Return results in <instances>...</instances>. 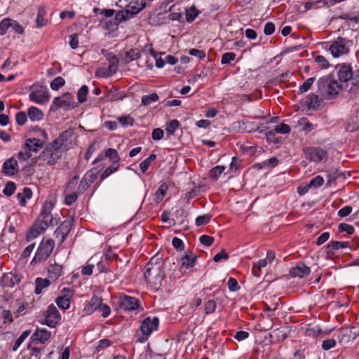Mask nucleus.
<instances>
[{
    "label": "nucleus",
    "instance_id": "f257e3e1",
    "mask_svg": "<svg viewBox=\"0 0 359 359\" xmlns=\"http://www.w3.org/2000/svg\"><path fill=\"white\" fill-rule=\"evenodd\" d=\"M165 262L162 256L156 254L152 257L145 266L144 278L150 287L158 290L165 278Z\"/></svg>",
    "mask_w": 359,
    "mask_h": 359
},
{
    "label": "nucleus",
    "instance_id": "f03ea898",
    "mask_svg": "<svg viewBox=\"0 0 359 359\" xmlns=\"http://www.w3.org/2000/svg\"><path fill=\"white\" fill-rule=\"evenodd\" d=\"M53 204L50 201L43 203L41 211L38 216L35 223L27 234V240L29 241L36 238L42 233L53 222L51 214Z\"/></svg>",
    "mask_w": 359,
    "mask_h": 359
},
{
    "label": "nucleus",
    "instance_id": "7ed1b4c3",
    "mask_svg": "<svg viewBox=\"0 0 359 359\" xmlns=\"http://www.w3.org/2000/svg\"><path fill=\"white\" fill-rule=\"evenodd\" d=\"M318 90L325 98H334L341 91L342 86L337 81L329 77H322L318 81Z\"/></svg>",
    "mask_w": 359,
    "mask_h": 359
},
{
    "label": "nucleus",
    "instance_id": "20e7f679",
    "mask_svg": "<svg viewBox=\"0 0 359 359\" xmlns=\"http://www.w3.org/2000/svg\"><path fill=\"white\" fill-rule=\"evenodd\" d=\"M64 151L55 142H52L46 145L39 154V158L48 165H54L61 158Z\"/></svg>",
    "mask_w": 359,
    "mask_h": 359
},
{
    "label": "nucleus",
    "instance_id": "39448f33",
    "mask_svg": "<svg viewBox=\"0 0 359 359\" xmlns=\"http://www.w3.org/2000/svg\"><path fill=\"white\" fill-rule=\"evenodd\" d=\"M101 53L108 61L109 66L107 68L102 67L97 69L95 74L96 76L100 78H108L116 72L119 60L116 55L106 49H102Z\"/></svg>",
    "mask_w": 359,
    "mask_h": 359
},
{
    "label": "nucleus",
    "instance_id": "423d86ee",
    "mask_svg": "<svg viewBox=\"0 0 359 359\" xmlns=\"http://www.w3.org/2000/svg\"><path fill=\"white\" fill-rule=\"evenodd\" d=\"M55 248V241L51 238L43 239L32 259L31 264H35L46 261Z\"/></svg>",
    "mask_w": 359,
    "mask_h": 359
},
{
    "label": "nucleus",
    "instance_id": "0eeeda50",
    "mask_svg": "<svg viewBox=\"0 0 359 359\" xmlns=\"http://www.w3.org/2000/svg\"><path fill=\"white\" fill-rule=\"evenodd\" d=\"M61 320V316L56 306L50 304L43 313V318L39 322L42 325H46L51 328L56 327Z\"/></svg>",
    "mask_w": 359,
    "mask_h": 359
},
{
    "label": "nucleus",
    "instance_id": "6e6552de",
    "mask_svg": "<svg viewBox=\"0 0 359 359\" xmlns=\"http://www.w3.org/2000/svg\"><path fill=\"white\" fill-rule=\"evenodd\" d=\"M31 89L29 95L30 101L39 104H43L48 102L50 95L46 87L42 85L34 84Z\"/></svg>",
    "mask_w": 359,
    "mask_h": 359
},
{
    "label": "nucleus",
    "instance_id": "1a4fd4ad",
    "mask_svg": "<svg viewBox=\"0 0 359 359\" xmlns=\"http://www.w3.org/2000/svg\"><path fill=\"white\" fill-rule=\"evenodd\" d=\"M351 43V41L339 36L332 43L329 50L334 57H338L349 52Z\"/></svg>",
    "mask_w": 359,
    "mask_h": 359
},
{
    "label": "nucleus",
    "instance_id": "9d476101",
    "mask_svg": "<svg viewBox=\"0 0 359 359\" xmlns=\"http://www.w3.org/2000/svg\"><path fill=\"white\" fill-rule=\"evenodd\" d=\"M74 96L69 93H64L61 97H55L50 106V110L56 111L60 108L65 109L74 108Z\"/></svg>",
    "mask_w": 359,
    "mask_h": 359
},
{
    "label": "nucleus",
    "instance_id": "9b49d317",
    "mask_svg": "<svg viewBox=\"0 0 359 359\" xmlns=\"http://www.w3.org/2000/svg\"><path fill=\"white\" fill-rule=\"evenodd\" d=\"M118 306L124 311H132L140 307V302L134 297L122 294L118 297Z\"/></svg>",
    "mask_w": 359,
    "mask_h": 359
},
{
    "label": "nucleus",
    "instance_id": "f8f14e48",
    "mask_svg": "<svg viewBox=\"0 0 359 359\" xmlns=\"http://www.w3.org/2000/svg\"><path fill=\"white\" fill-rule=\"evenodd\" d=\"M306 158L310 161L320 163L327 159V153L320 147H309L304 150Z\"/></svg>",
    "mask_w": 359,
    "mask_h": 359
},
{
    "label": "nucleus",
    "instance_id": "ddd939ff",
    "mask_svg": "<svg viewBox=\"0 0 359 359\" xmlns=\"http://www.w3.org/2000/svg\"><path fill=\"white\" fill-rule=\"evenodd\" d=\"M126 12L130 18L139 13L146 7L145 0H125Z\"/></svg>",
    "mask_w": 359,
    "mask_h": 359
},
{
    "label": "nucleus",
    "instance_id": "4468645a",
    "mask_svg": "<svg viewBox=\"0 0 359 359\" xmlns=\"http://www.w3.org/2000/svg\"><path fill=\"white\" fill-rule=\"evenodd\" d=\"M72 294L73 292L71 289L64 288L61 291V294L55 299V303L58 307L63 310L68 309L70 306Z\"/></svg>",
    "mask_w": 359,
    "mask_h": 359
},
{
    "label": "nucleus",
    "instance_id": "2eb2a0df",
    "mask_svg": "<svg viewBox=\"0 0 359 359\" xmlns=\"http://www.w3.org/2000/svg\"><path fill=\"white\" fill-rule=\"evenodd\" d=\"M159 325L158 317H147L142 323L140 330L144 335L149 336L153 331L156 330Z\"/></svg>",
    "mask_w": 359,
    "mask_h": 359
},
{
    "label": "nucleus",
    "instance_id": "dca6fc26",
    "mask_svg": "<svg viewBox=\"0 0 359 359\" xmlns=\"http://www.w3.org/2000/svg\"><path fill=\"white\" fill-rule=\"evenodd\" d=\"M22 278V276L20 274L15 272H10L4 274L1 281L4 287H13L20 283Z\"/></svg>",
    "mask_w": 359,
    "mask_h": 359
},
{
    "label": "nucleus",
    "instance_id": "f3484780",
    "mask_svg": "<svg viewBox=\"0 0 359 359\" xmlns=\"http://www.w3.org/2000/svg\"><path fill=\"white\" fill-rule=\"evenodd\" d=\"M19 171L18 163L14 157L7 159L3 164L2 173L7 176H13Z\"/></svg>",
    "mask_w": 359,
    "mask_h": 359
},
{
    "label": "nucleus",
    "instance_id": "a211bd4d",
    "mask_svg": "<svg viewBox=\"0 0 359 359\" xmlns=\"http://www.w3.org/2000/svg\"><path fill=\"white\" fill-rule=\"evenodd\" d=\"M72 226L71 220H65L55 231L54 234L56 238H60V243H62L68 234L69 233Z\"/></svg>",
    "mask_w": 359,
    "mask_h": 359
},
{
    "label": "nucleus",
    "instance_id": "6ab92c4d",
    "mask_svg": "<svg viewBox=\"0 0 359 359\" xmlns=\"http://www.w3.org/2000/svg\"><path fill=\"white\" fill-rule=\"evenodd\" d=\"M74 135V130L72 128L67 129L60 134L59 137L54 140L53 142L57 144L60 147L62 148L63 151L68 149V140L72 138Z\"/></svg>",
    "mask_w": 359,
    "mask_h": 359
},
{
    "label": "nucleus",
    "instance_id": "aec40b11",
    "mask_svg": "<svg viewBox=\"0 0 359 359\" xmlns=\"http://www.w3.org/2000/svg\"><path fill=\"white\" fill-rule=\"evenodd\" d=\"M311 273V269L303 262H299L295 266L290 269V274L292 277L304 278Z\"/></svg>",
    "mask_w": 359,
    "mask_h": 359
},
{
    "label": "nucleus",
    "instance_id": "412c9836",
    "mask_svg": "<svg viewBox=\"0 0 359 359\" xmlns=\"http://www.w3.org/2000/svg\"><path fill=\"white\" fill-rule=\"evenodd\" d=\"M43 144L44 141L38 138H28L25 140L24 149H28L30 153H36L41 148H43Z\"/></svg>",
    "mask_w": 359,
    "mask_h": 359
},
{
    "label": "nucleus",
    "instance_id": "4be33fe9",
    "mask_svg": "<svg viewBox=\"0 0 359 359\" xmlns=\"http://www.w3.org/2000/svg\"><path fill=\"white\" fill-rule=\"evenodd\" d=\"M102 299L96 295H94L83 309V315H90L94 311H98L99 306L100 305Z\"/></svg>",
    "mask_w": 359,
    "mask_h": 359
},
{
    "label": "nucleus",
    "instance_id": "5701e85b",
    "mask_svg": "<svg viewBox=\"0 0 359 359\" xmlns=\"http://www.w3.org/2000/svg\"><path fill=\"white\" fill-rule=\"evenodd\" d=\"M62 271V265L57 263L50 264L47 269L48 277L50 280L55 281L61 276Z\"/></svg>",
    "mask_w": 359,
    "mask_h": 359
},
{
    "label": "nucleus",
    "instance_id": "b1692460",
    "mask_svg": "<svg viewBox=\"0 0 359 359\" xmlns=\"http://www.w3.org/2000/svg\"><path fill=\"white\" fill-rule=\"evenodd\" d=\"M95 179L94 174L86 173L81 180L78 186V193H83L90 187Z\"/></svg>",
    "mask_w": 359,
    "mask_h": 359
},
{
    "label": "nucleus",
    "instance_id": "393cba45",
    "mask_svg": "<svg viewBox=\"0 0 359 359\" xmlns=\"http://www.w3.org/2000/svg\"><path fill=\"white\" fill-rule=\"evenodd\" d=\"M51 333L50 331L45 328L37 327L32 334V339L44 344L50 337Z\"/></svg>",
    "mask_w": 359,
    "mask_h": 359
},
{
    "label": "nucleus",
    "instance_id": "a878e982",
    "mask_svg": "<svg viewBox=\"0 0 359 359\" xmlns=\"http://www.w3.org/2000/svg\"><path fill=\"white\" fill-rule=\"evenodd\" d=\"M355 337L353 335L351 328H341L338 332L337 338L340 344L347 343Z\"/></svg>",
    "mask_w": 359,
    "mask_h": 359
},
{
    "label": "nucleus",
    "instance_id": "bb28decb",
    "mask_svg": "<svg viewBox=\"0 0 359 359\" xmlns=\"http://www.w3.org/2000/svg\"><path fill=\"white\" fill-rule=\"evenodd\" d=\"M353 72L350 65H342L338 72V76L341 82H348L352 76Z\"/></svg>",
    "mask_w": 359,
    "mask_h": 359
},
{
    "label": "nucleus",
    "instance_id": "cd10ccee",
    "mask_svg": "<svg viewBox=\"0 0 359 359\" xmlns=\"http://www.w3.org/2000/svg\"><path fill=\"white\" fill-rule=\"evenodd\" d=\"M32 196V191L31 189L28 187H25L22 192L18 193L16 196L17 199L18 200L19 204L25 207L27 205V200H29Z\"/></svg>",
    "mask_w": 359,
    "mask_h": 359
},
{
    "label": "nucleus",
    "instance_id": "c85d7f7f",
    "mask_svg": "<svg viewBox=\"0 0 359 359\" xmlns=\"http://www.w3.org/2000/svg\"><path fill=\"white\" fill-rule=\"evenodd\" d=\"M196 261V255L191 251L187 252L182 257V265L186 268L194 266Z\"/></svg>",
    "mask_w": 359,
    "mask_h": 359
},
{
    "label": "nucleus",
    "instance_id": "c756f323",
    "mask_svg": "<svg viewBox=\"0 0 359 359\" xmlns=\"http://www.w3.org/2000/svg\"><path fill=\"white\" fill-rule=\"evenodd\" d=\"M348 247V242L332 241L327 245V252L334 255L336 250Z\"/></svg>",
    "mask_w": 359,
    "mask_h": 359
},
{
    "label": "nucleus",
    "instance_id": "7c9ffc66",
    "mask_svg": "<svg viewBox=\"0 0 359 359\" xmlns=\"http://www.w3.org/2000/svg\"><path fill=\"white\" fill-rule=\"evenodd\" d=\"M49 278H36L35 280V293L39 294L42 292L43 290L47 288L50 285Z\"/></svg>",
    "mask_w": 359,
    "mask_h": 359
},
{
    "label": "nucleus",
    "instance_id": "2f4dec72",
    "mask_svg": "<svg viewBox=\"0 0 359 359\" xmlns=\"http://www.w3.org/2000/svg\"><path fill=\"white\" fill-rule=\"evenodd\" d=\"M168 189V186L166 183L161 184L154 194V201L156 203H159L165 197Z\"/></svg>",
    "mask_w": 359,
    "mask_h": 359
},
{
    "label": "nucleus",
    "instance_id": "473e14b6",
    "mask_svg": "<svg viewBox=\"0 0 359 359\" xmlns=\"http://www.w3.org/2000/svg\"><path fill=\"white\" fill-rule=\"evenodd\" d=\"M141 56V52L138 48H131L126 51L124 57V62L129 63L133 60H137Z\"/></svg>",
    "mask_w": 359,
    "mask_h": 359
},
{
    "label": "nucleus",
    "instance_id": "72a5a7b5",
    "mask_svg": "<svg viewBox=\"0 0 359 359\" xmlns=\"http://www.w3.org/2000/svg\"><path fill=\"white\" fill-rule=\"evenodd\" d=\"M200 13L201 11L198 10L194 5H193L185 10L186 20L188 22H192Z\"/></svg>",
    "mask_w": 359,
    "mask_h": 359
},
{
    "label": "nucleus",
    "instance_id": "f704fd0d",
    "mask_svg": "<svg viewBox=\"0 0 359 359\" xmlns=\"http://www.w3.org/2000/svg\"><path fill=\"white\" fill-rule=\"evenodd\" d=\"M28 116L33 121H40L43 118V114L39 109L32 106L28 109Z\"/></svg>",
    "mask_w": 359,
    "mask_h": 359
},
{
    "label": "nucleus",
    "instance_id": "c9c22d12",
    "mask_svg": "<svg viewBox=\"0 0 359 359\" xmlns=\"http://www.w3.org/2000/svg\"><path fill=\"white\" fill-rule=\"evenodd\" d=\"M46 11L43 7H39L38 9L36 23L38 27H42L47 24V20L45 18Z\"/></svg>",
    "mask_w": 359,
    "mask_h": 359
},
{
    "label": "nucleus",
    "instance_id": "e433bc0d",
    "mask_svg": "<svg viewBox=\"0 0 359 359\" xmlns=\"http://www.w3.org/2000/svg\"><path fill=\"white\" fill-rule=\"evenodd\" d=\"M298 125L302 127V130L305 133H310L313 130L314 127L311 123L309 122L306 117H302L298 121Z\"/></svg>",
    "mask_w": 359,
    "mask_h": 359
},
{
    "label": "nucleus",
    "instance_id": "4c0bfd02",
    "mask_svg": "<svg viewBox=\"0 0 359 359\" xmlns=\"http://www.w3.org/2000/svg\"><path fill=\"white\" fill-rule=\"evenodd\" d=\"M105 156L109 158L112 163H119L121 160L118 151L115 149L109 148L105 151Z\"/></svg>",
    "mask_w": 359,
    "mask_h": 359
},
{
    "label": "nucleus",
    "instance_id": "58836bf2",
    "mask_svg": "<svg viewBox=\"0 0 359 359\" xmlns=\"http://www.w3.org/2000/svg\"><path fill=\"white\" fill-rule=\"evenodd\" d=\"M156 158V155L154 154H151L148 158L144 159L140 164V168L141 171L143 173H145L149 169V166L152 161H154Z\"/></svg>",
    "mask_w": 359,
    "mask_h": 359
},
{
    "label": "nucleus",
    "instance_id": "ea45409f",
    "mask_svg": "<svg viewBox=\"0 0 359 359\" xmlns=\"http://www.w3.org/2000/svg\"><path fill=\"white\" fill-rule=\"evenodd\" d=\"M119 168V163H112L110 166L106 168L100 176V180H103L108 177L109 175L117 171Z\"/></svg>",
    "mask_w": 359,
    "mask_h": 359
},
{
    "label": "nucleus",
    "instance_id": "a19ab883",
    "mask_svg": "<svg viewBox=\"0 0 359 359\" xmlns=\"http://www.w3.org/2000/svg\"><path fill=\"white\" fill-rule=\"evenodd\" d=\"M180 126V122L177 119H173L167 123L165 131L168 135H173Z\"/></svg>",
    "mask_w": 359,
    "mask_h": 359
},
{
    "label": "nucleus",
    "instance_id": "79ce46f5",
    "mask_svg": "<svg viewBox=\"0 0 359 359\" xmlns=\"http://www.w3.org/2000/svg\"><path fill=\"white\" fill-rule=\"evenodd\" d=\"M30 330H25L21 334V335L16 339L12 347L13 351H16L19 348L20 345L25 340V339L30 334Z\"/></svg>",
    "mask_w": 359,
    "mask_h": 359
},
{
    "label": "nucleus",
    "instance_id": "37998d69",
    "mask_svg": "<svg viewBox=\"0 0 359 359\" xmlns=\"http://www.w3.org/2000/svg\"><path fill=\"white\" fill-rule=\"evenodd\" d=\"M88 93V88L84 85L81 86L77 92L78 101L80 103H83L87 100V95Z\"/></svg>",
    "mask_w": 359,
    "mask_h": 359
},
{
    "label": "nucleus",
    "instance_id": "c03bdc74",
    "mask_svg": "<svg viewBox=\"0 0 359 359\" xmlns=\"http://www.w3.org/2000/svg\"><path fill=\"white\" fill-rule=\"evenodd\" d=\"M307 104L309 108L316 109L320 105V100L318 95H310L308 97Z\"/></svg>",
    "mask_w": 359,
    "mask_h": 359
},
{
    "label": "nucleus",
    "instance_id": "a18cd8bd",
    "mask_svg": "<svg viewBox=\"0 0 359 359\" xmlns=\"http://www.w3.org/2000/svg\"><path fill=\"white\" fill-rule=\"evenodd\" d=\"M158 95L157 93H154L152 94L148 95H144L142 97V104L147 106L149 105L151 103L156 102L158 100Z\"/></svg>",
    "mask_w": 359,
    "mask_h": 359
},
{
    "label": "nucleus",
    "instance_id": "49530a36",
    "mask_svg": "<svg viewBox=\"0 0 359 359\" xmlns=\"http://www.w3.org/2000/svg\"><path fill=\"white\" fill-rule=\"evenodd\" d=\"M316 79L314 77H311L306 79L300 86L299 88V93H304L307 92L313 83H314Z\"/></svg>",
    "mask_w": 359,
    "mask_h": 359
},
{
    "label": "nucleus",
    "instance_id": "de8ad7c7",
    "mask_svg": "<svg viewBox=\"0 0 359 359\" xmlns=\"http://www.w3.org/2000/svg\"><path fill=\"white\" fill-rule=\"evenodd\" d=\"M12 19L4 18L0 22V35H4L11 27Z\"/></svg>",
    "mask_w": 359,
    "mask_h": 359
},
{
    "label": "nucleus",
    "instance_id": "09e8293b",
    "mask_svg": "<svg viewBox=\"0 0 359 359\" xmlns=\"http://www.w3.org/2000/svg\"><path fill=\"white\" fill-rule=\"evenodd\" d=\"M65 84V79L61 76L55 78L50 83V88L53 90H58Z\"/></svg>",
    "mask_w": 359,
    "mask_h": 359
},
{
    "label": "nucleus",
    "instance_id": "8fccbe9b",
    "mask_svg": "<svg viewBox=\"0 0 359 359\" xmlns=\"http://www.w3.org/2000/svg\"><path fill=\"white\" fill-rule=\"evenodd\" d=\"M217 308V303L215 300H209L205 304V313L206 315L213 313Z\"/></svg>",
    "mask_w": 359,
    "mask_h": 359
},
{
    "label": "nucleus",
    "instance_id": "3c124183",
    "mask_svg": "<svg viewBox=\"0 0 359 359\" xmlns=\"http://www.w3.org/2000/svg\"><path fill=\"white\" fill-rule=\"evenodd\" d=\"M16 189V186L14 182H8L6 184L5 187L3 190V193L6 196H12Z\"/></svg>",
    "mask_w": 359,
    "mask_h": 359
},
{
    "label": "nucleus",
    "instance_id": "603ef678",
    "mask_svg": "<svg viewBox=\"0 0 359 359\" xmlns=\"http://www.w3.org/2000/svg\"><path fill=\"white\" fill-rule=\"evenodd\" d=\"M225 170V167L223 165H217L210 171V176L213 179H217L220 175Z\"/></svg>",
    "mask_w": 359,
    "mask_h": 359
},
{
    "label": "nucleus",
    "instance_id": "864d4df0",
    "mask_svg": "<svg viewBox=\"0 0 359 359\" xmlns=\"http://www.w3.org/2000/svg\"><path fill=\"white\" fill-rule=\"evenodd\" d=\"M212 218V215L210 214H205L203 215H200L196 219V225L197 226H200L208 224Z\"/></svg>",
    "mask_w": 359,
    "mask_h": 359
},
{
    "label": "nucleus",
    "instance_id": "5fc2aeb1",
    "mask_svg": "<svg viewBox=\"0 0 359 359\" xmlns=\"http://www.w3.org/2000/svg\"><path fill=\"white\" fill-rule=\"evenodd\" d=\"M78 192L73 191L65 194V203L67 205L73 204L78 198Z\"/></svg>",
    "mask_w": 359,
    "mask_h": 359
},
{
    "label": "nucleus",
    "instance_id": "6e6d98bb",
    "mask_svg": "<svg viewBox=\"0 0 359 359\" xmlns=\"http://www.w3.org/2000/svg\"><path fill=\"white\" fill-rule=\"evenodd\" d=\"M236 58V53L232 52L225 53L222 56L221 62L222 65L229 64Z\"/></svg>",
    "mask_w": 359,
    "mask_h": 359
},
{
    "label": "nucleus",
    "instance_id": "4d7b16f0",
    "mask_svg": "<svg viewBox=\"0 0 359 359\" xmlns=\"http://www.w3.org/2000/svg\"><path fill=\"white\" fill-rule=\"evenodd\" d=\"M324 183V179L323 177L318 175L313 178L310 182L309 183V185L311 188H318L322 186Z\"/></svg>",
    "mask_w": 359,
    "mask_h": 359
},
{
    "label": "nucleus",
    "instance_id": "13d9d810",
    "mask_svg": "<svg viewBox=\"0 0 359 359\" xmlns=\"http://www.w3.org/2000/svg\"><path fill=\"white\" fill-rule=\"evenodd\" d=\"M338 228L340 232H346L349 235L353 234L355 231L354 227L346 223L340 224Z\"/></svg>",
    "mask_w": 359,
    "mask_h": 359
},
{
    "label": "nucleus",
    "instance_id": "bf43d9fd",
    "mask_svg": "<svg viewBox=\"0 0 359 359\" xmlns=\"http://www.w3.org/2000/svg\"><path fill=\"white\" fill-rule=\"evenodd\" d=\"M275 129L273 130H270L265 133L266 138L268 142H273L274 144H278L280 142V140L278 137H276Z\"/></svg>",
    "mask_w": 359,
    "mask_h": 359
},
{
    "label": "nucleus",
    "instance_id": "052dcab7",
    "mask_svg": "<svg viewBox=\"0 0 359 359\" xmlns=\"http://www.w3.org/2000/svg\"><path fill=\"white\" fill-rule=\"evenodd\" d=\"M98 311L101 313L103 318H107L111 313V309L107 304H103L102 302H101Z\"/></svg>",
    "mask_w": 359,
    "mask_h": 359
},
{
    "label": "nucleus",
    "instance_id": "680f3d73",
    "mask_svg": "<svg viewBox=\"0 0 359 359\" xmlns=\"http://www.w3.org/2000/svg\"><path fill=\"white\" fill-rule=\"evenodd\" d=\"M290 126L285 124V123H280L279 125H277L275 128V131L277 133L280 134H288L290 133Z\"/></svg>",
    "mask_w": 359,
    "mask_h": 359
},
{
    "label": "nucleus",
    "instance_id": "e2e57ef3",
    "mask_svg": "<svg viewBox=\"0 0 359 359\" xmlns=\"http://www.w3.org/2000/svg\"><path fill=\"white\" fill-rule=\"evenodd\" d=\"M200 242L201 244H203L205 246H211L215 241V238L210 236L208 235H202L200 238Z\"/></svg>",
    "mask_w": 359,
    "mask_h": 359
},
{
    "label": "nucleus",
    "instance_id": "0e129e2a",
    "mask_svg": "<svg viewBox=\"0 0 359 359\" xmlns=\"http://www.w3.org/2000/svg\"><path fill=\"white\" fill-rule=\"evenodd\" d=\"M337 344V341L334 339H328L324 340L322 344V348L325 351H328L332 348H334Z\"/></svg>",
    "mask_w": 359,
    "mask_h": 359
},
{
    "label": "nucleus",
    "instance_id": "69168bd1",
    "mask_svg": "<svg viewBox=\"0 0 359 359\" xmlns=\"http://www.w3.org/2000/svg\"><path fill=\"white\" fill-rule=\"evenodd\" d=\"M79 177L74 176L72 177L68 182L66 187V192H71L77 185Z\"/></svg>",
    "mask_w": 359,
    "mask_h": 359
},
{
    "label": "nucleus",
    "instance_id": "338daca9",
    "mask_svg": "<svg viewBox=\"0 0 359 359\" xmlns=\"http://www.w3.org/2000/svg\"><path fill=\"white\" fill-rule=\"evenodd\" d=\"M315 61L319 65L322 69H326L329 67L330 64L326 58L323 55H317L315 57Z\"/></svg>",
    "mask_w": 359,
    "mask_h": 359
},
{
    "label": "nucleus",
    "instance_id": "774afa93",
    "mask_svg": "<svg viewBox=\"0 0 359 359\" xmlns=\"http://www.w3.org/2000/svg\"><path fill=\"white\" fill-rule=\"evenodd\" d=\"M31 156H32V153H30L29 151V150L27 149L23 148V150H21L18 153V158L20 161H27L29 158H30Z\"/></svg>",
    "mask_w": 359,
    "mask_h": 359
}]
</instances>
